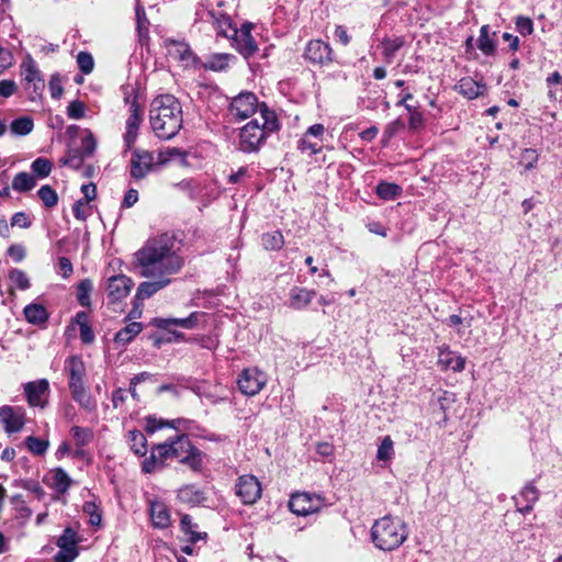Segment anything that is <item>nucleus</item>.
<instances>
[{"mask_svg": "<svg viewBox=\"0 0 562 562\" xmlns=\"http://www.w3.org/2000/svg\"><path fill=\"white\" fill-rule=\"evenodd\" d=\"M176 243L175 235L169 233L149 238L135 252V259L140 269L139 274L143 278H149L155 276L170 277L178 273L182 269L184 260L178 254Z\"/></svg>", "mask_w": 562, "mask_h": 562, "instance_id": "obj_1", "label": "nucleus"}, {"mask_svg": "<svg viewBox=\"0 0 562 562\" xmlns=\"http://www.w3.org/2000/svg\"><path fill=\"white\" fill-rule=\"evenodd\" d=\"M149 123L158 138H173L183 125V112L180 101L172 94L156 97L150 103Z\"/></svg>", "mask_w": 562, "mask_h": 562, "instance_id": "obj_2", "label": "nucleus"}, {"mask_svg": "<svg viewBox=\"0 0 562 562\" xmlns=\"http://www.w3.org/2000/svg\"><path fill=\"white\" fill-rule=\"evenodd\" d=\"M280 128L281 124L276 111L267 103H262L260 119H252L239 130L237 148L246 154L258 153L266 140Z\"/></svg>", "mask_w": 562, "mask_h": 562, "instance_id": "obj_3", "label": "nucleus"}, {"mask_svg": "<svg viewBox=\"0 0 562 562\" xmlns=\"http://www.w3.org/2000/svg\"><path fill=\"white\" fill-rule=\"evenodd\" d=\"M408 537L406 524L400 519L386 515L371 527V540L375 548L382 551H393L400 548Z\"/></svg>", "mask_w": 562, "mask_h": 562, "instance_id": "obj_4", "label": "nucleus"}, {"mask_svg": "<svg viewBox=\"0 0 562 562\" xmlns=\"http://www.w3.org/2000/svg\"><path fill=\"white\" fill-rule=\"evenodd\" d=\"M172 458L196 473H202L207 463V456L196 448L187 434L169 439Z\"/></svg>", "mask_w": 562, "mask_h": 562, "instance_id": "obj_5", "label": "nucleus"}, {"mask_svg": "<svg viewBox=\"0 0 562 562\" xmlns=\"http://www.w3.org/2000/svg\"><path fill=\"white\" fill-rule=\"evenodd\" d=\"M21 76L24 90L31 101L42 95L45 87L44 78L31 55H27L21 63Z\"/></svg>", "mask_w": 562, "mask_h": 562, "instance_id": "obj_6", "label": "nucleus"}, {"mask_svg": "<svg viewBox=\"0 0 562 562\" xmlns=\"http://www.w3.org/2000/svg\"><path fill=\"white\" fill-rule=\"evenodd\" d=\"M263 102H259L255 93L249 91L240 92L232 99L229 104V112L238 120H246L251 117L258 112L260 119V108Z\"/></svg>", "mask_w": 562, "mask_h": 562, "instance_id": "obj_7", "label": "nucleus"}, {"mask_svg": "<svg viewBox=\"0 0 562 562\" xmlns=\"http://www.w3.org/2000/svg\"><path fill=\"white\" fill-rule=\"evenodd\" d=\"M323 507V497L310 493H295L289 501L290 510L297 516L317 513Z\"/></svg>", "mask_w": 562, "mask_h": 562, "instance_id": "obj_8", "label": "nucleus"}, {"mask_svg": "<svg viewBox=\"0 0 562 562\" xmlns=\"http://www.w3.org/2000/svg\"><path fill=\"white\" fill-rule=\"evenodd\" d=\"M266 383V374L258 368L244 369L237 379L239 391L247 396L258 394L265 387Z\"/></svg>", "mask_w": 562, "mask_h": 562, "instance_id": "obj_9", "label": "nucleus"}, {"mask_svg": "<svg viewBox=\"0 0 562 562\" xmlns=\"http://www.w3.org/2000/svg\"><path fill=\"white\" fill-rule=\"evenodd\" d=\"M235 493L243 504L252 505L261 497V484L254 475H241L235 484Z\"/></svg>", "mask_w": 562, "mask_h": 562, "instance_id": "obj_10", "label": "nucleus"}, {"mask_svg": "<svg viewBox=\"0 0 562 562\" xmlns=\"http://www.w3.org/2000/svg\"><path fill=\"white\" fill-rule=\"evenodd\" d=\"M134 282L125 274L112 276L108 279L106 294L108 304L116 305L130 294Z\"/></svg>", "mask_w": 562, "mask_h": 562, "instance_id": "obj_11", "label": "nucleus"}, {"mask_svg": "<svg viewBox=\"0 0 562 562\" xmlns=\"http://www.w3.org/2000/svg\"><path fill=\"white\" fill-rule=\"evenodd\" d=\"M77 544V532L70 527L65 528L63 535L57 540L59 550L56 553L55 560L57 562H72L79 554Z\"/></svg>", "mask_w": 562, "mask_h": 562, "instance_id": "obj_12", "label": "nucleus"}, {"mask_svg": "<svg viewBox=\"0 0 562 562\" xmlns=\"http://www.w3.org/2000/svg\"><path fill=\"white\" fill-rule=\"evenodd\" d=\"M231 40L238 53L246 59L251 57L258 50L257 43L251 35L250 23H244L240 29L233 30Z\"/></svg>", "mask_w": 562, "mask_h": 562, "instance_id": "obj_13", "label": "nucleus"}, {"mask_svg": "<svg viewBox=\"0 0 562 562\" xmlns=\"http://www.w3.org/2000/svg\"><path fill=\"white\" fill-rule=\"evenodd\" d=\"M303 56L313 65L324 66L333 61V49L326 42L311 40L306 44Z\"/></svg>", "mask_w": 562, "mask_h": 562, "instance_id": "obj_14", "label": "nucleus"}, {"mask_svg": "<svg viewBox=\"0 0 562 562\" xmlns=\"http://www.w3.org/2000/svg\"><path fill=\"white\" fill-rule=\"evenodd\" d=\"M155 166L154 154L144 149H135L131 157V177L136 181L144 179Z\"/></svg>", "mask_w": 562, "mask_h": 562, "instance_id": "obj_15", "label": "nucleus"}, {"mask_svg": "<svg viewBox=\"0 0 562 562\" xmlns=\"http://www.w3.org/2000/svg\"><path fill=\"white\" fill-rule=\"evenodd\" d=\"M205 317V313L203 312H192L188 317L183 318H161L156 317L153 318L151 324L156 326L157 328L164 329V330H170V327L178 326L184 329H194L198 327L199 323Z\"/></svg>", "mask_w": 562, "mask_h": 562, "instance_id": "obj_16", "label": "nucleus"}, {"mask_svg": "<svg viewBox=\"0 0 562 562\" xmlns=\"http://www.w3.org/2000/svg\"><path fill=\"white\" fill-rule=\"evenodd\" d=\"M130 116L126 120L124 143L126 150H130L138 137V131L143 121V112L139 104L133 101L130 108Z\"/></svg>", "mask_w": 562, "mask_h": 562, "instance_id": "obj_17", "label": "nucleus"}, {"mask_svg": "<svg viewBox=\"0 0 562 562\" xmlns=\"http://www.w3.org/2000/svg\"><path fill=\"white\" fill-rule=\"evenodd\" d=\"M23 390L30 406H40L42 408L45 406V402L42 401V397L49 391L48 380L40 379L36 381L27 382L23 384Z\"/></svg>", "mask_w": 562, "mask_h": 562, "instance_id": "obj_18", "label": "nucleus"}, {"mask_svg": "<svg viewBox=\"0 0 562 562\" xmlns=\"http://www.w3.org/2000/svg\"><path fill=\"white\" fill-rule=\"evenodd\" d=\"M540 496L539 490L535 486L533 482H528L518 496H514L513 499L517 507V510L522 515L529 514L533 505L538 502Z\"/></svg>", "mask_w": 562, "mask_h": 562, "instance_id": "obj_19", "label": "nucleus"}, {"mask_svg": "<svg viewBox=\"0 0 562 562\" xmlns=\"http://www.w3.org/2000/svg\"><path fill=\"white\" fill-rule=\"evenodd\" d=\"M151 278L154 279L153 281H144L139 283L135 293V297L137 300L144 301L151 297L154 294L169 285L171 282L170 277L166 276H155Z\"/></svg>", "mask_w": 562, "mask_h": 562, "instance_id": "obj_20", "label": "nucleus"}, {"mask_svg": "<svg viewBox=\"0 0 562 562\" xmlns=\"http://www.w3.org/2000/svg\"><path fill=\"white\" fill-rule=\"evenodd\" d=\"M0 419L7 432H18L24 426V415L21 409L11 406L0 407Z\"/></svg>", "mask_w": 562, "mask_h": 562, "instance_id": "obj_21", "label": "nucleus"}, {"mask_svg": "<svg viewBox=\"0 0 562 562\" xmlns=\"http://www.w3.org/2000/svg\"><path fill=\"white\" fill-rule=\"evenodd\" d=\"M438 364L443 370L451 369L454 372H461L465 368V359L450 350L448 346H442L439 348Z\"/></svg>", "mask_w": 562, "mask_h": 562, "instance_id": "obj_22", "label": "nucleus"}, {"mask_svg": "<svg viewBox=\"0 0 562 562\" xmlns=\"http://www.w3.org/2000/svg\"><path fill=\"white\" fill-rule=\"evenodd\" d=\"M316 294L317 293L315 290H308L302 286H293L289 292V305L293 310H305L311 304Z\"/></svg>", "mask_w": 562, "mask_h": 562, "instance_id": "obj_23", "label": "nucleus"}, {"mask_svg": "<svg viewBox=\"0 0 562 562\" xmlns=\"http://www.w3.org/2000/svg\"><path fill=\"white\" fill-rule=\"evenodd\" d=\"M65 370L68 373V386L85 384L86 367L80 356H70L66 360Z\"/></svg>", "mask_w": 562, "mask_h": 562, "instance_id": "obj_24", "label": "nucleus"}, {"mask_svg": "<svg viewBox=\"0 0 562 562\" xmlns=\"http://www.w3.org/2000/svg\"><path fill=\"white\" fill-rule=\"evenodd\" d=\"M456 90L464 98L473 100L484 94L486 91V85L481 81H476L471 77H464L456 85Z\"/></svg>", "mask_w": 562, "mask_h": 562, "instance_id": "obj_25", "label": "nucleus"}, {"mask_svg": "<svg viewBox=\"0 0 562 562\" xmlns=\"http://www.w3.org/2000/svg\"><path fill=\"white\" fill-rule=\"evenodd\" d=\"M23 314L27 323L38 327H46L49 319V313L45 306L35 302L27 304L23 308Z\"/></svg>", "mask_w": 562, "mask_h": 562, "instance_id": "obj_26", "label": "nucleus"}, {"mask_svg": "<svg viewBox=\"0 0 562 562\" xmlns=\"http://www.w3.org/2000/svg\"><path fill=\"white\" fill-rule=\"evenodd\" d=\"M236 57L227 53H215L210 55L205 61L200 60V67L211 71H224Z\"/></svg>", "mask_w": 562, "mask_h": 562, "instance_id": "obj_27", "label": "nucleus"}, {"mask_svg": "<svg viewBox=\"0 0 562 562\" xmlns=\"http://www.w3.org/2000/svg\"><path fill=\"white\" fill-rule=\"evenodd\" d=\"M150 517L154 527L167 528L170 526V514L165 503L160 501H154L150 503Z\"/></svg>", "mask_w": 562, "mask_h": 562, "instance_id": "obj_28", "label": "nucleus"}, {"mask_svg": "<svg viewBox=\"0 0 562 562\" xmlns=\"http://www.w3.org/2000/svg\"><path fill=\"white\" fill-rule=\"evenodd\" d=\"M178 498L180 502L190 505H200L206 499L204 492L194 484H188L179 488Z\"/></svg>", "mask_w": 562, "mask_h": 562, "instance_id": "obj_29", "label": "nucleus"}, {"mask_svg": "<svg viewBox=\"0 0 562 562\" xmlns=\"http://www.w3.org/2000/svg\"><path fill=\"white\" fill-rule=\"evenodd\" d=\"M209 16L212 20L213 25L217 31V35H221L226 38H231L233 34V30L236 27L233 25L231 18L224 13H215L214 11L207 12Z\"/></svg>", "mask_w": 562, "mask_h": 562, "instance_id": "obj_30", "label": "nucleus"}, {"mask_svg": "<svg viewBox=\"0 0 562 562\" xmlns=\"http://www.w3.org/2000/svg\"><path fill=\"white\" fill-rule=\"evenodd\" d=\"M50 486L58 494H66L72 484L71 477L63 468H55L50 471Z\"/></svg>", "mask_w": 562, "mask_h": 562, "instance_id": "obj_31", "label": "nucleus"}, {"mask_svg": "<svg viewBox=\"0 0 562 562\" xmlns=\"http://www.w3.org/2000/svg\"><path fill=\"white\" fill-rule=\"evenodd\" d=\"M143 330V324L138 322L128 323L114 336V342L119 346H126Z\"/></svg>", "mask_w": 562, "mask_h": 562, "instance_id": "obj_32", "label": "nucleus"}, {"mask_svg": "<svg viewBox=\"0 0 562 562\" xmlns=\"http://www.w3.org/2000/svg\"><path fill=\"white\" fill-rule=\"evenodd\" d=\"M69 390L74 401L77 402L80 407L89 412L95 409V402L92 400L85 384L69 386Z\"/></svg>", "mask_w": 562, "mask_h": 562, "instance_id": "obj_33", "label": "nucleus"}, {"mask_svg": "<svg viewBox=\"0 0 562 562\" xmlns=\"http://www.w3.org/2000/svg\"><path fill=\"white\" fill-rule=\"evenodd\" d=\"M198 525L192 521L190 515L184 514L181 516L180 520V529L188 537V541L190 543H196L201 539L206 538V532L196 531Z\"/></svg>", "mask_w": 562, "mask_h": 562, "instance_id": "obj_34", "label": "nucleus"}, {"mask_svg": "<svg viewBox=\"0 0 562 562\" xmlns=\"http://www.w3.org/2000/svg\"><path fill=\"white\" fill-rule=\"evenodd\" d=\"M402 192L401 186L384 180L380 181L375 187V194L384 201L395 200L401 196Z\"/></svg>", "mask_w": 562, "mask_h": 562, "instance_id": "obj_35", "label": "nucleus"}, {"mask_svg": "<svg viewBox=\"0 0 562 562\" xmlns=\"http://www.w3.org/2000/svg\"><path fill=\"white\" fill-rule=\"evenodd\" d=\"M261 244L266 250L278 251L284 246V238L279 229L267 232L261 235Z\"/></svg>", "mask_w": 562, "mask_h": 562, "instance_id": "obj_36", "label": "nucleus"}, {"mask_svg": "<svg viewBox=\"0 0 562 562\" xmlns=\"http://www.w3.org/2000/svg\"><path fill=\"white\" fill-rule=\"evenodd\" d=\"M128 442L131 450L138 457H144L147 452V439L145 435L137 430L128 431Z\"/></svg>", "mask_w": 562, "mask_h": 562, "instance_id": "obj_37", "label": "nucleus"}, {"mask_svg": "<svg viewBox=\"0 0 562 562\" xmlns=\"http://www.w3.org/2000/svg\"><path fill=\"white\" fill-rule=\"evenodd\" d=\"M479 49L486 56H491L496 50V43L490 37V25L485 24L480 29V36L477 38Z\"/></svg>", "mask_w": 562, "mask_h": 562, "instance_id": "obj_38", "label": "nucleus"}, {"mask_svg": "<svg viewBox=\"0 0 562 562\" xmlns=\"http://www.w3.org/2000/svg\"><path fill=\"white\" fill-rule=\"evenodd\" d=\"M36 184L35 178L27 172H19L12 181V189L18 192L31 191Z\"/></svg>", "mask_w": 562, "mask_h": 562, "instance_id": "obj_39", "label": "nucleus"}, {"mask_svg": "<svg viewBox=\"0 0 562 562\" xmlns=\"http://www.w3.org/2000/svg\"><path fill=\"white\" fill-rule=\"evenodd\" d=\"M34 123L30 116H21L11 122V133L18 136H25L33 131Z\"/></svg>", "mask_w": 562, "mask_h": 562, "instance_id": "obj_40", "label": "nucleus"}, {"mask_svg": "<svg viewBox=\"0 0 562 562\" xmlns=\"http://www.w3.org/2000/svg\"><path fill=\"white\" fill-rule=\"evenodd\" d=\"M70 432L78 448L89 445L93 439V431L88 427L74 426Z\"/></svg>", "mask_w": 562, "mask_h": 562, "instance_id": "obj_41", "label": "nucleus"}, {"mask_svg": "<svg viewBox=\"0 0 562 562\" xmlns=\"http://www.w3.org/2000/svg\"><path fill=\"white\" fill-rule=\"evenodd\" d=\"M93 285L91 280L83 279L79 282L77 286V301L78 303L83 307H89L91 305V292H92Z\"/></svg>", "mask_w": 562, "mask_h": 562, "instance_id": "obj_42", "label": "nucleus"}, {"mask_svg": "<svg viewBox=\"0 0 562 562\" xmlns=\"http://www.w3.org/2000/svg\"><path fill=\"white\" fill-rule=\"evenodd\" d=\"M86 157L87 156L77 148L69 149L60 162L74 170H79L82 167Z\"/></svg>", "mask_w": 562, "mask_h": 562, "instance_id": "obj_43", "label": "nucleus"}, {"mask_svg": "<svg viewBox=\"0 0 562 562\" xmlns=\"http://www.w3.org/2000/svg\"><path fill=\"white\" fill-rule=\"evenodd\" d=\"M25 446L33 454L44 456L49 447V441L35 436H29L25 438Z\"/></svg>", "mask_w": 562, "mask_h": 562, "instance_id": "obj_44", "label": "nucleus"}, {"mask_svg": "<svg viewBox=\"0 0 562 562\" xmlns=\"http://www.w3.org/2000/svg\"><path fill=\"white\" fill-rule=\"evenodd\" d=\"M180 422H181L180 419L164 420V419H157L153 416H148V417H146L145 429L148 434H154L164 427H171V428L177 429L178 428L177 424H179Z\"/></svg>", "mask_w": 562, "mask_h": 562, "instance_id": "obj_45", "label": "nucleus"}, {"mask_svg": "<svg viewBox=\"0 0 562 562\" xmlns=\"http://www.w3.org/2000/svg\"><path fill=\"white\" fill-rule=\"evenodd\" d=\"M37 195L46 207H54L58 203L57 192L49 184L42 186Z\"/></svg>", "mask_w": 562, "mask_h": 562, "instance_id": "obj_46", "label": "nucleus"}, {"mask_svg": "<svg viewBox=\"0 0 562 562\" xmlns=\"http://www.w3.org/2000/svg\"><path fill=\"white\" fill-rule=\"evenodd\" d=\"M10 503L16 512L18 518L29 519L32 516V509L27 506L21 494L11 497Z\"/></svg>", "mask_w": 562, "mask_h": 562, "instance_id": "obj_47", "label": "nucleus"}, {"mask_svg": "<svg viewBox=\"0 0 562 562\" xmlns=\"http://www.w3.org/2000/svg\"><path fill=\"white\" fill-rule=\"evenodd\" d=\"M13 484L14 486L22 487L24 490L32 492L38 501H42L45 497V491L37 481L15 480Z\"/></svg>", "mask_w": 562, "mask_h": 562, "instance_id": "obj_48", "label": "nucleus"}, {"mask_svg": "<svg viewBox=\"0 0 562 562\" xmlns=\"http://www.w3.org/2000/svg\"><path fill=\"white\" fill-rule=\"evenodd\" d=\"M31 168L38 178H46L52 171L53 164L47 158L38 157L32 162Z\"/></svg>", "mask_w": 562, "mask_h": 562, "instance_id": "obj_49", "label": "nucleus"}, {"mask_svg": "<svg viewBox=\"0 0 562 562\" xmlns=\"http://www.w3.org/2000/svg\"><path fill=\"white\" fill-rule=\"evenodd\" d=\"M394 454L393 440L390 436H385L378 447L376 459L379 461H389Z\"/></svg>", "mask_w": 562, "mask_h": 562, "instance_id": "obj_50", "label": "nucleus"}, {"mask_svg": "<svg viewBox=\"0 0 562 562\" xmlns=\"http://www.w3.org/2000/svg\"><path fill=\"white\" fill-rule=\"evenodd\" d=\"M186 156V151H183L181 148L168 147L158 153V164L165 165L176 158H181L182 160H184Z\"/></svg>", "mask_w": 562, "mask_h": 562, "instance_id": "obj_51", "label": "nucleus"}, {"mask_svg": "<svg viewBox=\"0 0 562 562\" xmlns=\"http://www.w3.org/2000/svg\"><path fill=\"white\" fill-rule=\"evenodd\" d=\"M539 159V154L533 148H525L521 151L519 165L524 166L525 170H532L536 168Z\"/></svg>", "mask_w": 562, "mask_h": 562, "instance_id": "obj_52", "label": "nucleus"}, {"mask_svg": "<svg viewBox=\"0 0 562 562\" xmlns=\"http://www.w3.org/2000/svg\"><path fill=\"white\" fill-rule=\"evenodd\" d=\"M404 45V40L402 37H396L393 40H384L382 42L383 46V55L387 60H391L397 50Z\"/></svg>", "mask_w": 562, "mask_h": 562, "instance_id": "obj_53", "label": "nucleus"}, {"mask_svg": "<svg viewBox=\"0 0 562 562\" xmlns=\"http://www.w3.org/2000/svg\"><path fill=\"white\" fill-rule=\"evenodd\" d=\"M9 279L20 290H27L31 286L26 273L20 269H11L9 271Z\"/></svg>", "mask_w": 562, "mask_h": 562, "instance_id": "obj_54", "label": "nucleus"}, {"mask_svg": "<svg viewBox=\"0 0 562 562\" xmlns=\"http://www.w3.org/2000/svg\"><path fill=\"white\" fill-rule=\"evenodd\" d=\"M97 148V139L90 130H85V136L81 139V147L78 148L87 157L93 155Z\"/></svg>", "mask_w": 562, "mask_h": 562, "instance_id": "obj_55", "label": "nucleus"}, {"mask_svg": "<svg viewBox=\"0 0 562 562\" xmlns=\"http://www.w3.org/2000/svg\"><path fill=\"white\" fill-rule=\"evenodd\" d=\"M516 31L522 36H529L533 33V21L524 15H518L515 19Z\"/></svg>", "mask_w": 562, "mask_h": 562, "instance_id": "obj_56", "label": "nucleus"}, {"mask_svg": "<svg viewBox=\"0 0 562 562\" xmlns=\"http://www.w3.org/2000/svg\"><path fill=\"white\" fill-rule=\"evenodd\" d=\"M143 0H136L135 15L136 24L139 33L147 32L149 26V20L146 16L145 8L142 4Z\"/></svg>", "mask_w": 562, "mask_h": 562, "instance_id": "obj_57", "label": "nucleus"}, {"mask_svg": "<svg viewBox=\"0 0 562 562\" xmlns=\"http://www.w3.org/2000/svg\"><path fill=\"white\" fill-rule=\"evenodd\" d=\"M77 64L81 72L89 75L94 67L93 57L88 52H79L77 55Z\"/></svg>", "mask_w": 562, "mask_h": 562, "instance_id": "obj_58", "label": "nucleus"}, {"mask_svg": "<svg viewBox=\"0 0 562 562\" xmlns=\"http://www.w3.org/2000/svg\"><path fill=\"white\" fill-rule=\"evenodd\" d=\"M162 468V464L160 463L159 459L157 458V453L151 448L150 456L146 458L142 463V471L144 473H153L157 469Z\"/></svg>", "mask_w": 562, "mask_h": 562, "instance_id": "obj_59", "label": "nucleus"}, {"mask_svg": "<svg viewBox=\"0 0 562 562\" xmlns=\"http://www.w3.org/2000/svg\"><path fill=\"white\" fill-rule=\"evenodd\" d=\"M85 104L80 100L71 101L67 106V115L72 120H80L85 116Z\"/></svg>", "mask_w": 562, "mask_h": 562, "instance_id": "obj_60", "label": "nucleus"}, {"mask_svg": "<svg viewBox=\"0 0 562 562\" xmlns=\"http://www.w3.org/2000/svg\"><path fill=\"white\" fill-rule=\"evenodd\" d=\"M153 449L157 453V458L159 459L162 465L165 460L172 458L169 440L165 441L164 443L153 446Z\"/></svg>", "mask_w": 562, "mask_h": 562, "instance_id": "obj_61", "label": "nucleus"}, {"mask_svg": "<svg viewBox=\"0 0 562 562\" xmlns=\"http://www.w3.org/2000/svg\"><path fill=\"white\" fill-rule=\"evenodd\" d=\"M48 86L52 98L58 100L64 92L59 76L53 75L49 79Z\"/></svg>", "mask_w": 562, "mask_h": 562, "instance_id": "obj_62", "label": "nucleus"}, {"mask_svg": "<svg viewBox=\"0 0 562 562\" xmlns=\"http://www.w3.org/2000/svg\"><path fill=\"white\" fill-rule=\"evenodd\" d=\"M32 225L30 216L25 212H16L11 217V226L29 228Z\"/></svg>", "mask_w": 562, "mask_h": 562, "instance_id": "obj_63", "label": "nucleus"}, {"mask_svg": "<svg viewBox=\"0 0 562 562\" xmlns=\"http://www.w3.org/2000/svg\"><path fill=\"white\" fill-rule=\"evenodd\" d=\"M18 90V86L14 80L3 79L0 80V97L10 98Z\"/></svg>", "mask_w": 562, "mask_h": 562, "instance_id": "obj_64", "label": "nucleus"}]
</instances>
